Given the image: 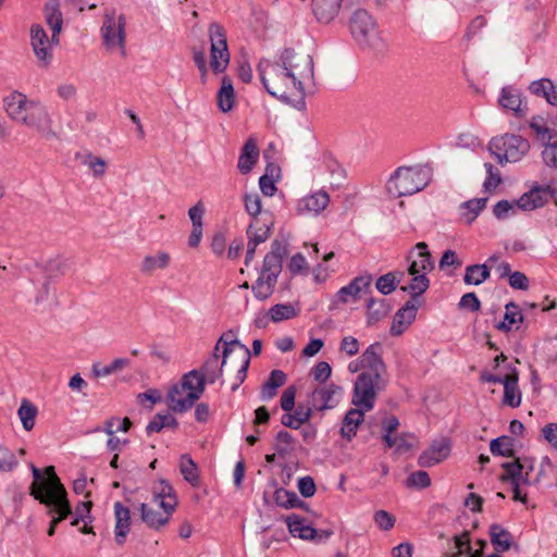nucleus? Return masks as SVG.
Wrapping results in <instances>:
<instances>
[{
  "label": "nucleus",
  "instance_id": "69168bd1",
  "mask_svg": "<svg viewBox=\"0 0 557 557\" xmlns=\"http://www.w3.org/2000/svg\"><path fill=\"white\" fill-rule=\"evenodd\" d=\"M359 341L354 336H344L339 344V351L348 357H354L359 352Z\"/></svg>",
  "mask_w": 557,
  "mask_h": 557
},
{
  "label": "nucleus",
  "instance_id": "37998d69",
  "mask_svg": "<svg viewBox=\"0 0 557 557\" xmlns=\"http://www.w3.org/2000/svg\"><path fill=\"white\" fill-rule=\"evenodd\" d=\"M285 382L286 374L281 370H273L270 373L269 379L262 385V389L260 393L261 399L269 400L273 398L277 393V388L283 386Z\"/></svg>",
  "mask_w": 557,
  "mask_h": 557
},
{
  "label": "nucleus",
  "instance_id": "864d4df0",
  "mask_svg": "<svg viewBox=\"0 0 557 557\" xmlns=\"http://www.w3.org/2000/svg\"><path fill=\"white\" fill-rule=\"evenodd\" d=\"M399 280L397 278V273L389 272L380 276L376 281V288L383 295H388L396 289Z\"/></svg>",
  "mask_w": 557,
  "mask_h": 557
},
{
  "label": "nucleus",
  "instance_id": "9b49d317",
  "mask_svg": "<svg viewBox=\"0 0 557 557\" xmlns=\"http://www.w3.org/2000/svg\"><path fill=\"white\" fill-rule=\"evenodd\" d=\"M30 495L40 504H44L48 508V513L53 516L50 522L51 525L57 527L72 513L66 495L52 497L46 493L39 492L36 485L30 488Z\"/></svg>",
  "mask_w": 557,
  "mask_h": 557
},
{
  "label": "nucleus",
  "instance_id": "a18cd8bd",
  "mask_svg": "<svg viewBox=\"0 0 557 557\" xmlns=\"http://www.w3.org/2000/svg\"><path fill=\"white\" fill-rule=\"evenodd\" d=\"M275 503L284 508H304L306 509V504L295 492L287 491L285 488H277L274 493Z\"/></svg>",
  "mask_w": 557,
  "mask_h": 557
},
{
  "label": "nucleus",
  "instance_id": "2eb2a0df",
  "mask_svg": "<svg viewBox=\"0 0 557 557\" xmlns=\"http://www.w3.org/2000/svg\"><path fill=\"white\" fill-rule=\"evenodd\" d=\"M450 454V442L446 437L433 441L428 449L419 457L418 463L421 467H433L445 460Z\"/></svg>",
  "mask_w": 557,
  "mask_h": 557
},
{
  "label": "nucleus",
  "instance_id": "4468645a",
  "mask_svg": "<svg viewBox=\"0 0 557 557\" xmlns=\"http://www.w3.org/2000/svg\"><path fill=\"white\" fill-rule=\"evenodd\" d=\"M343 388L334 383L318 386L310 395V405L319 411L333 409L341 401Z\"/></svg>",
  "mask_w": 557,
  "mask_h": 557
},
{
  "label": "nucleus",
  "instance_id": "f03ea898",
  "mask_svg": "<svg viewBox=\"0 0 557 557\" xmlns=\"http://www.w3.org/2000/svg\"><path fill=\"white\" fill-rule=\"evenodd\" d=\"M382 354L381 343H374L360 355V363L364 367V371L357 376L354 386L352 404L356 407L371 410L377 393L385 387L386 364Z\"/></svg>",
  "mask_w": 557,
  "mask_h": 557
},
{
  "label": "nucleus",
  "instance_id": "72a5a7b5",
  "mask_svg": "<svg viewBox=\"0 0 557 557\" xmlns=\"http://www.w3.org/2000/svg\"><path fill=\"white\" fill-rule=\"evenodd\" d=\"M82 165L94 180H102L107 174L109 162L100 156L87 152L82 156Z\"/></svg>",
  "mask_w": 557,
  "mask_h": 557
},
{
  "label": "nucleus",
  "instance_id": "9d476101",
  "mask_svg": "<svg viewBox=\"0 0 557 557\" xmlns=\"http://www.w3.org/2000/svg\"><path fill=\"white\" fill-rule=\"evenodd\" d=\"M210 39V66L215 74L223 73L230 63L226 33L224 28L212 23L209 27Z\"/></svg>",
  "mask_w": 557,
  "mask_h": 557
},
{
  "label": "nucleus",
  "instance_id": "4be33fe9",
  "mask_svg": "<svg viewBox=\"0 0 557 557\" xmlns=\"http://www.w3.org/2000/svg\"><path fill=\"white\" fill-rule=\"evenodd\" d=\"M418 306L412 300H408L394 315L391 326L393 336L401 335L417 317Z\"/></svg>",
  "mask_w": 557,
  "mask_h": 557
},
{
  "label": "nucleus",
  "instance_id": "8fccbe9b",
  "mask_svg": "<svg viewBox=\"0 0 557 557\" xmlns=\"http://www.w3.org/2000/svg\"><path fill=\"white\" fill-rule=\"evenodd\" d=\"M177 420L169 412L158 413L148 423L146 431L148 434L153 432H160L164 428H177Z\"/></svg>",
  "mask_w": 557,
  "mask_h": 557
},
{
  "label": "nucleus",
  "instance_id": "393cba45",
  "mask_svg": "<svg viewBox=\"0 0 557 557\" xmlns=\"http://www.w3.org/2000/svg\"><path fill=\"white\" fill-rule=\"evenodd\" d=\"M372 277L370 275L355 277L348 285L337 292V298L343 304L350 299H358L362 293H366L371 286Z\"/></svg>",
  "mask_w": 557,
  "mask_h": 557
},
{
  "label": "nucleus",
  "instance_id": "052dcab7",
  "mask_svg": "<svg viewBox=\"0 0 557 557\" xmlns=\"http://www.w3.org/2000/svg\"><path fill=\"white\" fill-rule=\"evenodd\" d=\"M517 210L516 201L500 200L494 206L493 213L498 220H504L509 215L516 214Z\"/></svg>",
  "mask_w": 557,
  "mask_h": 557
},
{
  "label": "nucleus",
  "instance_id": "09e8293b",
  "mask_svg": "<svg viewBox=\"0 0 557 557\" xmlns=\"http://www.w3.org/2000/svg\"><path fill=\"white\" fill-rule=\"evenodd\" d=\"M180 470L184 479L193 486H197L199 484L197 466L188 455H183L181 457Z\"/></svg>",
  "mask_w": 557,
  "mask_h": 557
},
{
  "label": "nucleus",
  "instance_id": "ddd939ff",
  "mask_svg": "<svg viewBox=\"0 0 557 557\" xmlns=\"http://www.w3.org/2000/svg\"><path fill=\"white\" fill-rule=\"evenodd\" d=\"M32 473L34 476V481L29 486V490L36 485L37 490L41 493H46L49 496L55 497L58 495H66L65 487L61 483L60 479L55 474V470L53 466H48L45 469V475L41 471L35 467L30 466Z\"/></svg>",
  "mask_w": 557,
  "mask_h": 557
},
{
  "label": "nucleus",
  "instance_id": "603ef678",
  "mask_svg": "<svg viewBox=\"0 0 557 557\" xmlns=\"http://www.w3.org/2000/svg\"><path fill=\"white\" fill-rule=\"evenodd\" d=\"M486 201V198H475L463 203L466 211L462 213V216L468 224H471L475 220L481 210L485 207Z\"/></svg>",
  "mask_w": 557,
  "mask_h": 557
},
{
  "label": "nucleus",
  "instance_id": "423d86ee",
  "mask_svg": "<svg viewBox=\"0 0 557 557\" xmlns=\"http://www.w3.org/2000/svg\"><path fill=\"white\" fill-rule=\"evenodd\" d=\"M350 34L360 49L380 53L385 50L375 20L363 9L356 10L349 20Z\"/></svg>",
  "mask_w": 557,
  "mask_h": 557
},
{
  "label": "nucleus",
  "instance_id": "338daca9",
  "mask_svg": "<svg viewBox=\"0 0 557 557\" xmlns=\"http://www.w3.org/2000/svg\"><path fill=\"white\" fill-rule=\"evenodd\" d=\"M542 158L546 165L557 169V141L545 144Z\"/></svg>",
  "mask_w": 557,
  "mask_h": 557
},
{
  "label": "nucleus",
  "instance_id": "39448f33",
  "mask_svg": "<svg viewBox=\"0 0 557 557\" xmlns=\"http://www.w3.org/2000/svg\"><path fill=\"white\" fill-rule=\"evenodd\" d=\"M286 255V245L280 240H274L271 245V250L263 259L259 277L252 285V292L258 299L264 300L273 294L277 277L282 271V261Z\"/></svg>",
  "mask_w": 557,
  "mask_h": 557
},
{
  "label": "nucleus",
  "instance_id": "f257e3e1",
  "mask_svg": "<svg viewBox=\"0 0 557 557\" xmlns=\"http://www.w3.org/2000/svg\"><path fill=\"white\" fill-rule=\"evenodd\" d=\"M257 70L271 96L297 109L305 108V86L314 77V63L310 54L286 48L274 60L261 59Z\"/></svg>",
  "mask_w": 557,
  "mask_h": 557
},
{
  "label": "nucleus",
  "instance_id": "f8f14e48",
  "mask_svg": "<svg viewBox=\"0 0 557 557\" xmlns=\"http://www.w3.org/2000/svg\"><path fill=\"white\" fill-rule=\"evenodd\" d=\"M222 368L225 371L237 373V380L242 383L245 377L250 362V351L245 345H237L234 348L223 349Z\"/></svg>",
  "mask_w": 557,
  "mask_h": 557
},
{
  "label": "nucleus",
  "instance_id": "6ab92c4d",
  "mask_svg": "<svg viewBox=\"0 0 557 557\" xmlns=\"http://www.w3.org/2000/svg\"><path fill=\"white\" fill-rule=\"evenodd\" d=\"M549 196H553L549 187L536 186L516 200L517 207L522 211H532L547 203Z\"/></svg>",
  "mask_w": 557,
  "mask_h": 557
},
{
  "label": "nucleus",
  "instance_id": "79ce46f5",
  "mask_svg": "<svg viewBox=\"0 0 557 557\" xmlns=\"http://www.w3.org/2000/svg\"><path fill=\"white\" fill-rule=\"evenodd\" d=\"M491 543L497 553H504L510 549L512 545L511 534L502 525L494 523L490 527Z\"/></svg>",
  "mask_w": 557,
  "mask_h": 557
},
{
  "label": "nucleus",
  "instance_id": "5fc2aeb1",
  "mask_svg": "<svg viewBox=\"0 0 557 557\" xmlns=\"http://www.w3.org/2000/svg\"><path fill=\"white\" fill-rule=\"evenodd\" d=\"M269 233L270 227L265 224L258 226V221H252L247 230L249 240L257 245L264 243L269 237Z\"/></svg>",
  "mask_w": 557,
  "mask_h": 557
},
{
  "label": "nucleus",
  "instance_id": "c85d7f7f",
  "mask_svg": "<svg viewBox=\"0 0 557 557\" xmlns=\"http://www.w3.org/2000/svg\"><path fill=\"white\" fill-rule=\"evenodd\" d=\"M177 384L189 395V399L195 401L202 396L206 389L205 379L198 374L197 370L185 373Z\"/></svg>",
  "mask_w": 557,
  "mask_h": 557
},
{
  "label": "nucleus",
  "instance_id": "3c124183",
  "mask_svg": "<svg viewBox=\"0 0 557 557\" xmlns=\"http://www.w3.org/2000/svg\"><path fill=\"white\" fill-rule=\"evenodd\" d=\"M269 315L273 322H281L296 317L297 311L289 304H278L269 310Z\"/></svg>",
  "mask_w": 557,
  "mask_h": 557
},
{
  "label": "nucleus",
  "instance_id": "58836bf2",
  "mask_svg": "<svg viewBox=\"0 0 557 557\" xmlns=\"http://www.w3.org/2000/svg\"><path fill=\"white\" fill-rule=\"evenodd\" d=\"M391 308L385 299L369 298L367 301V324L369 326L376 324L387 317Z\"/></svg>",
  "mask_w": 557,
  "mask_h": 557
},
{
  "label": "nucleus",
  "instance_id": "c9c22d12",
  "mask_svg": "<svg viewBox=\"0 0 557 557\" xmlns=\"http://www.w3.org/2000/svg\"><path fill=\"white\" fill-rule=\"evenodd\" d=\"M219 109L226 113L230 112L235 104V91L233 82L228 76H223L221 81V87L216 95Z\"/></svg>",
  "mask_w": 557,
  "mask_h": 557
},
{
  "label": "nucleus",
  "instance_id": "dca6fc26",
  "mask_svg": "<svg viewBox=\"0 0 557 557\" xmlns=\"http://www.w3.org/2000/svg\"><path fill=\"white\" fill-rule=\"evenodd\" d=\"M498 103L503 109L512 111L518 117L524 116L528 112V103L522 97V92L512 86L502 89Z\"/></svg>",
  "mask_w": 557,
  "mask_h": 557
},
{
  "label": "nucleus",
  "instance_id": "cd10ccee",
  "mask_svg": "<svg viewBox=\"0 0 557 557\" xmlns=\"http://www.w3.org/2000/svg\"><path fill=\"white\" fill-rule=\"evenodd\" d=\"M519 373L516 369L506 374L503 380L504 398L503 404L511 408L519 407L521 404V392L518 386Z\"/></svg>",
  "mask_w": 557,
  "mask_h": 557
},
{
  "label": "nucleus",
  "instance_id": "b1692460",
  "mask_svg": "<svg viewBox=\"0 0 557 557\" xmlns=\"http://www.w3.org/2000/svg\"><path fill=\"white\" fill-rule=\"evenodd\" d=\"M171 264V255L164 250L144 256L139 271L144 275H152L156 271L166 270Z\"/></svg>",
  "mask_w": 557,
  "mask_h": 557
},
{
  "label": "nucleus",
  "instance_id": "6e6552de",
  "mask_svg": "<svg viewBox=\"0 0 557 557\" xmlns=\"http://www.w3.org/2000/svg\"><path fill=\"white\" fill-rule=\"evenodd\" d=\"M103 46L108 51L126 57V17L115 10H106L100 28Z\"/></svg>",
  "mask_w": 557,
  "mask_h": 557
},
{
  "label": "nucleus",
  "instance_id": "473e14b6",
  "mask_svg": "<svg viewBox=\"0 0 557 557\" xmlns=\"http://www.w3.org/2000/svg\"><path fill=\"white\" fill-rule=\"evenodd\" d=\"M287 524L288 531L293 536H297L301 540H313L317 531L310 524L306 522L305 518L296 513H290L284 518Z\"/></svg>",
  "mask_w": 557,
  "mask_h": 557
},
{
  "label": "nucleus",
  "instance_id": "49530a36",
  "mask_svg": "<svg viewBox=\"0 0 557 557\" xmlns=\"http://www.w3.org/2000/svg\"><path fill=\"white\" fill-rule=\"evenodd\" d=\"M490 449L493 455L512 457L515 453V440L510 436H500L490 443Z\"/></svg>",
  "mask_w": 557,
  "mask_h": 557
},
{
  "label": "nucleus",
  "instance_id": "5701e85b",
  "mask_svg": "<svg viewBox=\"0 0 557 557\" xmlns=\"http://www.w3.org/2000/svg\"><path fill=\"white\" fill-rule=\"evenodd\" d=\"M152 502L161 509H170L174 511L178 505L177 496L173 486L165 480H160L153 486Z\"/></svg>",
  "mask_w": 557,
  "mask_h": 557
},
{
  "label": "nucleus",
  "instance_id": "6e6d98bb",
  "mask_svg": "<svg viewBox=\"0 0 557 557\" xmlns=\"http://www.w3.org/2000/svg\"><path fill=\"white\" fill-rule=\"evenodd\" d=\"M530 127L536 135V137L544 141V140H550L554 137V134L552 131L547 127L546 122L542 116H534L530 121Z\"/></svg>",
  "mask_w": 557,
  "mask_h": 557
},
{
  "label": "nucleus",
  "instance_id": "a19ab883",
  "mask_svg": "<svg viewBox=\"0 0 557 557\" xmlns=\"http://www.w3.org/2000/svg\"><path fill=\"white\" fill-rule=\"evenodd\" d=\"M38 412L37 406L29 399L23 398L21 400V405L17 409V417L24 431L30 432L35 428Z\"/></svg>",
  "mask_w": 557,
  "mask_h": 557
},
{
  "label": "nucleus",
  "instance_id": "a878e982",
  "mask_svg": "<svg viewBox=\"0 0 557 557\" xmlns=\"http://www.w3.org/2000/svg\"><path fill=\"white\" fill-rule=\"evenodd\" d=\"M166 404L169 409L175 413H184L188 411L194 405L195 400L189 399V395L176 383L166 394Z\"/></svg>",
  "mask_w": 557,
  "mask_h": 557
},
{
  "label": "nucleus",
  "instance_id": "20e7f679",
  "mask_svg": "<svg viewBox=\"0 0 557 557\" xmlns=\"http://www.w3.org/2000/svg\"><path fill=\"white\" fill-rule=\"evenodd\" d=\"M45 22L51 35L48 36L41 24H33L29 28V45L40 69H48L54 59V49L60 45L63 16L59 0H48L44 8Z\"/></svg>",
  "mask_w": 557,
  "mask_h": 557
},
{
  "label": "nucleus",
  "instance_id": "7ed1b4c3",
  "mask_svg": "<svg viewBox=\"0 0 557 557\" xmlns=\"http://www.w3.org/2000/svg\"><path fill=\"white\" fill-rule=\"evenodd\" d=\"M2 104L12 122L35 131L47 139L55 136L52 119L41 101L28 98L22 91L13 90L2 99Z\"/></svg>",
  "mask_w": 557,
  "mask_h": 557
},
{
  "label": "nucleus",
  "instance_id": "412c9836",
  "mask_svg": "<svg viewBox=\"0 0 557 557\" xmlns=\"http://www.w3.org/2000/svg\"><path fill=\"white\" fill-rule=\"evenodd\" d=\"M114 541L123 546L131 531V511L120 502L114 504Z\"/></svg>",
  "mask_w": 557,
  "mask_h": 557
},
{
  "label": "nucleus",
  "instance_id": "2f4dec72",
  "mask_svg": "<svg viewBox=\"0 0 557 557\" xmlns=\"http://www.w3.org/2000/svg\"><path fill=\"white\" fill-rule=\"evenodd\" d=\"M366 411L367 410L362 407H357L347 411L341 428V435L344 438L351 441L356 436L358 426L364 420Z\"/></svg>",
  "mask_w": 557,
  "mask_h": 557
},
{
  "label": "nucleus",
  "instance_id": "774afa93",
  "mask_svg": "<svg viewBox=\"0 0 557 557\" xmlns=\"http://www.w3.org/2000/svg\"><path fill=\"white\" fill-rule=\"evenodd\" d=\"M541 435L550 447L557 450V422L545 424L541 430Z\"/></svg>",
  "mask_w": 557,
  "mask_h": 557
},
{
  "label": "nucleus",
  "instance_id": "f704fd0d",
  "mask_svg": "<svg viewBox=\"0 0 557 557\" xmlns=\"http://www.w3.org/2000/svg\"><path fill=\"white\" fill-rule=\"evenodd\" d=\"M219 360L220 355L213 350L211 357L203 362L200 369H196L198 374L205 379V383L213 384L222 376L224 368H222V362L220 363Z\"/></svg>",
  "mask_w": 557,
  "mask_h": 557
},
{
  "label": "nucleus",
  "instance_id": "0eeeda50",
  "mask_svg": "<svg viewBox=\"0 0 557 557\" xmlns=\"http://www.w3.org/2000/svg\"><path fill=\"white\" fill-rule=\"evenodd\" d=\"M430 182V170L426 166H401L391 176L386 184L387 193L395 198L413 195Z\"/></svg>",
  "mask_w": 557,
  "mask_h": 557
},
{
  "label": "nucleus",
  "instance_id": "de8ad7c7",
  "mask_svg": "<svg viewBox=\"0 0 557 557\" xmlns=\"http://www.w3.org/2000/svg\"><path fill=\"white\" fill-rule=\"evenodd\" d=\"M410 275L412 276L410 283L406 286H403L401 290L409 293L412 298H416L422 295L429 288L430 281L426 277V274L417 273Z\"/></svg>",
  "mask_w": 557,
  "mask_h": 557
},
{
  "label": "nucleus",
  "instance_id": "a211bd4d",
  "mask_svg": "<svg viewBox=\"0 0 557 557\" xmlns=\"http://www.w3.org/2000/svg\"><path fill=\"white\" fill-rule=\"evenodd\" d=\"M140 520L152 530H161L171 520L174 510L161 509L156 510L149 504L141 503L139 505Z\"/></svg>",
  "mask_w": 557,
  "mask_h": 557
},
{
  "label": "nucleus",
  "instance_id": "4c0bfd02",
  "mask_svg": "<svg viewBox=\"0 0 557 557\" xmlns=\"http://www.w3.org/2000/svg\"><path fill=\"white\" fill-rule=\"evenodd\" d=\"M523 322V314L516 302H508L505 306L504 320L496 327L499 331L510 332L518 329V324Z\"/></svg>",
  "mask_w": 557,
  "mask_h": 557
},
{
  "label": "nucleus",
  "instance_id": "7c9ffc66",
  "mask_svg": "<svg viewBox=\"0 0 557 557\" xmlns=\"http://www.w3.org/2000/svg\"><path fill=\"white\" fill-rule=\"evenodd\" d=\"M259 160V148L257 145V140L252 137L247 139V141L244 144L238 162H237V169L242 174H248L251 172L253 165Z\"/></svg>",
  "mask_w": 557,
  "mask_h": 557
},
{
  "label": "nucleus",
  "instance_id": "13d9d810",
  "mask_svg": "<svg viewBox=\"0 0 557 557\" xmlns=\"http://www.w3.org/2000/svg\"><path fill=\"white\" fill-rule=\"evenodd\" d=\"M323 163L333 183L339 184L345 176L343 166L332 156H325Z\"/></svg>",
  "mask_w": 557,
  "mask_h": 557
},
{
  "label": "nucleus",
  "instance_id": "c756f323",
  "mask_svg": "<svg viewBox=\"0 0 557 557\" xmlns=\"http://www.w3.org/2000/svg\"><path fill=\"white\" fill-rule=\"evenodd\" d=\"M343 0H312V12L321 23L332 22L342 8Z\"/></svg>",
  "mask_w": 557,
  "mask_h": 557
},
{
  "label": "nucleus",
  "instance_id": "ea45409f",
  "mask_svg": "<svg viewBox=\"0 0 557 557\" xmlns=\"http://www.w3.org/2000/svg\"><path fill=\"white\" fill-rule=\"evenodd\" d=\"M129 364L131 360L127 358H116L106 366H102L100 362H95L91 366L90 374L94 379H101L117 373L129 367Z\"/></svg>",
  "mask_w": 557,
  "mask_h": 557
},
{
  "label": "nucleus",
  "instance_id": "e2e57ef3",
  "mask_svg": "<svg viewBox=\"0 0 557 557\" xmlns=\"http://www.w3.org/2000/svg\"><path fill=\"white\" fill-rule=\"evenodd\" d=\"M17 459L13 451L8 447L0 445V471L9 472L17 466Z\"/></svg>",
  "mask_w": 557,
  "mask_h": 557
},
{
  "label": "nucleus",
  "instance_id": "bf43d9fd",
  "mask_svg": "<svg viewBox=\"0 0 557 557\" xmlns=\"http://www.w3.org/2000/svg\"><path fill=\"white\" fill-rule=\"evenodd\" d=\"M244 203L246 212L258 221L257 216L261 213V198L257 193H249L244 195Z\"/></svg>",
  "mask_w": 557,
  "mask_h": 557
},
{
  "label": "nucleus",
  "instance_id": "4d7b16f0",
  "mask_svg": "<svg viewBox=\"0 0 557 557\" xmlns=\"http://www.w3.org/2000/svg\"><path fill=\"white\" fill-rule=\"evenodd\" d=\"M383 441L387 447L395 448L397 454H405L411 449V444L407 441L405 435L393 436L391 434H384Z\"/></svg>",
  "mask_w": 557,
  "mask_h": 557
},
{
  "label": "nucleus",
  "instance_id": "f3484780",
  "mask_svg": "<svg viewBox=\"0 0 557 557\" xmlns=\"http://www.w3.org/2000/svg\"><path fill=\"white\" fill-rule=\"evenodd\" d=\"M414 248L418 252L411 251L408 257L410 260L408 268L409 274H426L428 272H431L434 269V262L432 260L431 252L428 249V245L420 242L414 246Z\"/></svg>",
  "mask_w": 557,
  "mask_h": 557
},
{
  "label": "nucleus",
  "instance_id": "1a4fd4ad",
  "mask_svg": "<svg viewBox=\"0 0 557 557\" xmlns=\"http://www.w3.org/2000/svg\"><path fill=\"white\" fill-rule=\"evenodd\" d=\"M488 151L499 164L520 161L530 150L529 141L516 134H504L493 137L487 146Z\"/></svg>",
  "mask_w": 557,
  "mask_h": 557
},
{
  "label": "nucleus",
  "instance_id": "e433bc0d",
  "mask_svg": "<svg viewBox=\"0 0 557 557\" xmlns=\"http://www.w3.org/2000/svg\"><path fill=\"white\" fill-rule=\"evenodd\" d=\"M529 90L539 97H543L552 106H557V84L548 78L534 81L530 84Z\"/></svg>",
  "mask_w": 557,
  "mask_h": 557
},
{
  "label": "nucleus",
  "instance_id": "c03bdc74",
  "mask_svg": "<svg viewBox=\"0 0 557 557\" xmlns=\"http://www.w3.org/2000/svg\"><path fill=\"white\" fill-rule=\"evenodd\" d=\"M491 276L487 264H472L466 268L463 281L467 285H480Z\"/></svg>",
  "mask_w": 557,
  "mask_h": 557
},
{
  "label": "nucleus",
  "instance_id": "0e129e2a",
  "mask_svg": "<svg viewBox=\"0 0 557 557\" xmlns=\"http://www.w3.org/2000/svg\"><path fill=\"white\" fill-rule=\"evenodd\" d=\"M408 487L425 488L431 485V479L426 471L412 472L406 482Z\"/></svg>",
  "mask_w": 557,
  "mask_h": 557
},
{
  "label": "nucleus",
  "instance_id": "bb28decb",
  "mask_svg": "<svg viewBox=\"0 0 557 557\" xmlns=\"http://www.w3.org/2000/svg\"><path fill=\"white\" fill-rule=\"evenodd\" d=\"M329 194L326 191L320 190L300 199L297 209L299 212L318 215L329 206Z\"/></svg>",
  "mask_w": 557,
  "mask_h": 557
},
{
  "label": "nucleus",
  "instance_id": "680f3d73",
  "mask_svg": "<svg viewBox=\"0 0 557 557\" xmlns=\"http://www.w3.org/2000/svg\"><path fill=\"white\" fill-rule=\"evenodd\" d=\"M484 168L487 173L484 182V188L486 191H492L502 183V175L499 170L492 163H485Z\"/></svg>",
  "mask_w": 557,
  "mask_h": 557
},
{
  "label": "nucleus",
  "instance_id": "aec40b11",
  "mask_svg": "<svg viewBox=\"0 0 557 557\" xmlns=\"http://www.w3.org/2000/svg\"><path fill=\"white\" fill-rule=\"evenodd\" d=\"M504 473L500 475V480L504 482H522V484L530 483V472L533 470V466L528 462H521L520 459H516L511 462H505L502 465Z\"/></svg>",
  "mask_w": 557,
  "mask_h": 557
}]
</instances>
